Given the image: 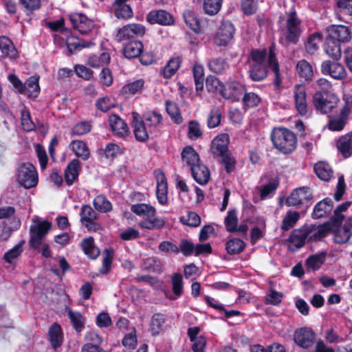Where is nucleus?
<instances>
[{"label": "nucleus", "mask_w": 352, "mask_h": 352, "mask_svg": "<svg viewBox=\"0 0 352 352\" xmlns=\"http://www.w3.org/2000/svg\"><path fill=\"white\" fill-rule=\"evenodd\" d=\"M16 181L25 188H31L38 184V173L33 166L29 162L19 164L16 171Z\"/></svg>", "instance_id": "20e7f679"}, {"label": "nucleus", "mask_w": 352, "mask_h": 352, "mask_svg": "<svg viewBox=\"0 0 352 352\" xmlns=\"http://www.w3.org/2000/svg\"><path fill=\"white\" fill-rule=\"evenodd\" d=\"M302 32L301 20L298 17L296 11L292 10L287 13L283 36L280 38V42L285 46L290 43L296 44Z\"/></svg>", "instance_id": "7ed1b4c3"}, {"label": "nucleus", "mask_w": 352, "mask_h": 352, "mask_svg": "<svg viewBox=\"0 0 352 352\" xmlns=\"http://www.w3.org/2000/svg\"><path fill=\"white\" fill-rule=\"evenodd\" d=\"M261 102L260 96L254 92H246L243 95V104L245 108H253Z\"/></svg>", "instance_id": "13d9d810"}, {"label": "nucleus", "mask_w": 352, "mask_h": 352, "mask_svg": "<svg viewBox=\"0 0 352 352\" xmlns=\"http://www.w3.org/2000/svg\"><path fill=\"white\" fill-rule=\"evenodd\" d=\"M113 6L114 13L117 18L128 19L132 16L133 11L129 5L114 3Z\"/></svg>", "instance_id": "864d4df0"}, {"label": "nucleus", "mask_w": 352, "mask_h": 352, "mask_svg": "<svg viewBox=\"0 0 352 352\" xmlns=\"http://www.w3.org/2000/svg\"><path fill=\"white\" fill-rule=\"evenodd\" d=\"M23 242H20L6 252L4 254L5 261L8 263H12L14 260L17 258L23 252Z\"/></svg>", "instance_id": "69168bd1"}, {"label": "nucleus", "mask_w": 352, "mask_h": 352, "mask_svg": "<svg viewBox=\"0 0 352 352\" xmlns=\"http://www.w3.org/2000/svg\"><path fill=\"white\" fill-rule=\"evenodd\" d=\"M69 19L74 29L82 34H86L95 28L94 22L85 14L81 13H72Z\"/></svg>", "instance_id": "6e6552de"}, {"label": "nucleus", "mask_w": 352, "mask_h": 352, "mask_svg": "<svg viewBox=\"0 0 352 352\" xmlns=\"http://www.w3.org/2000/svg\"><path fill=\"white\" fill-rule=\"evenodd\" d=\"M21 124L24 131H32L36 128V124L32 120L30 111L24 107L21 111Z\"/></svg>", "instance_id": "49530a36"}, {"label": "nucleus", "mask_w": 352, "mask_h": 352, "mask_svg": "<svg viewBox=\"0 0 352 352\" xmlns=\"http://www.w3.org/2000/svg\"><path fill=\"white\" fill-rule=\"evenodd\" d=\"M338 98L333 94L317 92L313 96V104L317 110L328 113L336 107Z\"/></svg>", "instance_id": "423d86ee"}, {"label": "nucleus", "mask_w": 352, "mask_h": 352, "mask_svg": "<svg viewBox=\"0 0 352 352\" xmlns=\"http://www.w3.org/2000/svg\"><path fill=\"white\" fill-rule=\"evenodd\" d=\"M0 50L5 56L10 59H14L18 56V52L12 41L6 36H0Z\"/></svg>", "instance_id": "a878e982"}, {"label": "nucleus", "mask_w": 352, "mask_h": 352, "mask_svg": "<svg viewBox=\"0 0 352 352\" xmlns=\"http://www.w3.org/2000/svg\"><path fill=\"white\" fill-rule=\"evenodd\" d=\"M52 228V223L47 221L38 219L32 220L30 226V245L34 249H38L42 245V241Z\"/></svg>", "instance_id": "39448f33"}, {"label": "nucleus", "mask_w": 352, "mask_h": 352, "mask_svg": "<svg viewBox=\"0 0 352 352\" xmlns=\"http://www.w3.org/2000/svg\"><path fill=\"white\" fill-rule=\"evenodd\" d=\"M340 154L345 159L352 155V132L340 136L336 142Z\"/></svg>", "instance_id": "6ab92c4d"}, {"label": "nucleus", "mask_w": 352, "mask_h": 352, "mask_svg": "<svg viewBox=\"0 0 352 352\" xmlns=\"http://www.w3.org/2000/svg\"><path fill=\"white\" fill-rule=\"evenodd\" d=\"M186 24L195 33L201 32L202 28L199 20L196 14L191 10H186L183 13Z\"/></svg>", "instance_id": "473e14b6"}, {"label": "nucleus", "mask_w": 352, "mask_h": 352, "mask_svg": "<svg viewBox=\"0 0 352 352\" xmlns=\"http://www.w3.org/2000/svg\"><path fill=\"white\" fill-rule=\"evenodd\" d=\"M81 222L89 230H96V225L94 221L96 219V213L89 206H82L80 212Z\"/></svg>", "instance_id": "5701e85b"}, {"label": "nucleus", "mask_w": 352, "mask_h": 352, "mask_svg": "<svg viewBox=\"0 0 352 352\" xmlns=\"http://www.w3.org/2000/svg\"><path fill=\"white\" fill-rule=\"evenodd\" d=\"M234 25L228 21H223L219 26L214 37V43L217 45H225L233 38Z\"/></svg>", "instance_id": "9d476101"}, {"label": "nucleus", "mask_w": 352, "mask_h": 352, "mask_svg": "<svg viewBox=\"0 0 352 352\" xmlns=\"http://www.w3.org/2000/svg\"><path fill=\"white\" fill-rule=\"evenodd\" d=\"M351 236V232L349 228L344 226L338 228L334 233V241L337 243L347 242Z\"/></svg>", "instance_id": "774afa93"}, {"label": "nucleus", "mask_w": 352, "mask_h": 352, "mask_svg": "<svg viewBox=\"0 0 352 352\" xmlns=\"http://www.w3.org/2000/svg\"><path fill=\"white\" fill-rule=\"evenodd\" d=\"M146 20L151 24L157 23L162 25H171L174 23L173 16L164 10L151 11L146 16Z\"/></svg>", "instance_id": "2eb2a0df"}, {"label": "nucleus", "mask_w": 352, "mask_h": 352, "mask_svg": "<svg viewBox=\"0 0 352 352\" xmlns=\"http://www.w3.org/2000/svg\"><path fill=\"white\" fill-rule=\"evenodd\" d=\"M229 143L230 138L227 133H221L215 137L211 144V152L214 157H217L228 153Z\"/></svg>", "instance_id": "dca6fc26"}, {"label": "nucleus", "mask_w": 352, "mask_h": 352, "mask_svg": "<svg viewBox=\"0 0 352 352\" xmlns=\"http://www.w3.org/2000/svg\"><path fill=\"white\" fill-rule=\"evenodd\" d=\"M314 172L319 179L325 182L329 181L333 175L330 165L324 162H317L314 165Z\"/></svg>", "instance_id": "bb28decb"}, {"label": "nucleus", "mask_w": 352, "mask_h": 352, "mask_svg": "<svg viewBox=\"0 0 352 352\" xmlns=\"http://www.w3.org/2000/svg\"><path fill=\"white\" fill-rule=\"evenodd\" d=\"M322 41V35L319 32H314L310 34L305 42V49L307 53L314 54L319 48Z\"/></svg>", "instance_id": "a19ab883"}, {"label": "nucleus", "mask_w": 352, "mask_h": 352, "mask_svg": "<svg viewBox=\"0 0 352 352\" xmlns=\"http://www.w3.org/2000/svg\"><path fill=\"white\" fill-rule=\"evenodd\" d=\"M333 201L329 198H325L318 202L314 207L313 211V217L320 219L329 214L333 209Z\"/></svg>", "instance_id": "393cba45"}, {"label": "nucleus", "mask_w": 352, "mask_h": 352, "mask_svg": "<svg viewBox=\"0 0 352 352\" xmlns=\"http://www.w3.org/2000/svg\"><path fill=\"white\" fill-rule=\"evenodd\" d=\"M321 72L336 80L344 79L346 76V71L342 65L330 60H325L322 63Z\"/></svg>", "instance_id": "4468645a"}, {"label": "nucleus", "mask_w": 352, "mask_h": 352, "mask_svg": "<svg viewBox=\"0 0 352 352\" xmlns=\"http://www.w3.org/2000/svg\"><path fill=\"white\" fill-rule=\"evenodd\" d=\"M330 230L329 225L323 224L316 228L307 230L309 241H318L325 237Z\"/></svg>", "instance_id": "ea45409f"}, {"label": "nucleus", "mask_w": 352, "mask_h": 352, "mask_svg": "<svg viewBox=\"0 0 352 352\" xmlns=\"http://www.w3.org/2000/svg\"><path fill=\"white\" fill-rule=\"evenodd\" d=\"M295 342L302 348H309L315 340V334L313 331L307 327L297 329L294 335Z\"/></svg>", "instance_id": "f3484780"}, {"label": "nucleus", "mask_w": 352, "mask_h": 352, "mask_svg": "<svg viewBox=\"0 0 352 352\" xmlns=\"http://www.w3.org/2000/svg\"><path fill=\"white\" fill-rule=\"evenodd\" d=\"M154 175L157 181V199L161 205L168 202V184L164 173L160 170H156Z\"/></svg>", "instance_id": "ddd939ff"}, {"label": "nucleus", "mask_w": 352, "mask_h": 352, "mask_svg": "<svg viewBox=\"0 0 352 352\" xmlns=\"http://www.w3.org/2000/svg\"><path fill=\"white\" fill-rule=\"evenodd\" d=\"M271 139L274 147L284 154L291 153L296 148V135L285 128L274 129Z\"/></svg>", "instance_id": "f03ea898"}, {"label": "nucleus", "mask_w": 352, "mask_h": 352, "mask_svg": "<svg viewBox=\"0 0 352 352\" xmlns=\"http://www.w3.org/2000/svg\"><path fill=\"white\" fill-rule=\"evenodd\" d=\"M180 221L190 227H197L201 223V218L196 212L190 211L180 217Z\"/></svg>", "instance_id": "052dcab7"}, {"label": "nucleus", "mask_w": 352, "mask_h": 352, "mask_svg": "<svg viewBox=\"0 0 352 352\" xmlns=\"http://www.w3.org/2000/svg\"><path fill=\"white\" fill-rule=\"evenodd\" d=\"M134 134L135 138L140 142L146 141L151 135L149 129L142 121H137L134 125Z\"/></svg>", "instance_id": "c03bdc74"}, {"label": "nucleus", "mask_w": 352, "mask_h": 352, "mask_svg": "<svg viewBox=\"0 0 352 352\" xmlns=\"http://www.w3.org/2000/svg\"><path fill=\"white\" fill-rule=\"evenodd\" d=\"M311 192L309 188L300 187L294 190L287 197L285 204L288 206H298L305 201L311 199Z\"/></svg>", "instance_id": "9b49d317"}, {"label": "nucleus", "mask_w": 352, "mask_h": 352, "mask_svg": "<svg viewBox=\"0 0 352 352\" xmlns=\"http://www.w3.org/2000/svg\"><path fill=\"white\" fill-rule=\"evenodd\" d=\"M296 69L298 76L305 80L311 79L314 76L312 66L305 60H300Z\"/></svg>", "instance_id": "58836bf2"}, {"label": "nucleus", "mask_w": 352, "mask_h": 352, "mask_svg": "<svg viewBox=\"0 0 352 352\" xmlns=\"http://www.w3.org/2000/svg\"><path fill=\"white\" fill-rule=\"evenodd\" d=\"M245 247V242L239 239H233L226 243V250L230 254H236L241 252Z\"/></svg>", "instance_id": "5fc2aeb1"}, {"label": "nucleus", "mask_w": 352, "mask_h": 352, "mask_svg": "<svg viewBox=\"0 0 352 352\" xmlns=\"http://www.w3.org/2000/svg\"><path fill=\"white\" fill-rule=\"evenodd\" d=\"M113 258V250L106 249L103 252L102 265L100 270L101 274H106L109 272L111 268Z\"/></svg>", "instance_id": "e2e57ef3"}, {"label": "nucleus", "mask_w": 352, "mask_h": 352, "mask_svg": "<svg viewBox=\"0 0 352 352\" xmlns=\"http://www.w3.org/2000/svg\"><path fill=\"white\" fill-rule=\"evenodd\" d=\"M24 94L29 97H36L39 93L40 88L38 85V77L31 76L30 77L24 84Z\"/></svg>", "instance_id": "f704fd0d"}, {"label": "nucleus", "mask_w": 352, "mask_h": 352, "mask_svg": "<svg viewBox=\"0 0 352 352\" xmlns=\"http://www.w3.org/2000/svg\"><path fill=\"white\" fill-rule=\"evenodd\" d=\"M50 342L53 348L59 347L63 342V333L61 327L59 324L54 323L52 325L49 330Z\"/></svg>", "instance_id": "4c0bfd02"}, {"label": "nucleus", "mask_w": 352, "mask_h": 352, "mask_svg": "<svg viewBox=\"0 0 352 352\" xmlns=\"http://www.w3.org/2000/svg\"><path fill=\"white\" fill-rule=\"evenodd\" d=\"M145 27L139 23H131L118 30L115 38L122 42L135 37L143 36L145 34Z\"/></svg>", "instance_id": "0eeeda50"}, {"label": "nucleus", "mask_w": 352, "mask_h": 352, "mask_svg": "<svg viewBox=\"0 0 352 352\" xmlns=\"http://www.w3.org/2000/svg\"><path fill=\"white\" fill-rule=\"evenodd\" d=\"M75 155L86 160L89 157V151L87 144L82 140H74L69 145Z\"/></svg>", "instance_id": "e433bc0d"}, {"label": "nucleus", "mask_w": 352, "mask_h": 352, "mask_svg": "<svg viewBox=\"0 0 352 352\" xmlns=\"http://www.w3.org/2000/svg\"><path fill=\"white\" fill-rule=\"evenodd\" d=\"M162 120V116L160 113L157 111H149L144 115V120L142 122L149 129L150 133L154 134Z\"/></svg>", "instance_id": "cd10ccee"}, {"label": "nucleus", "mask_w": 352, "mask_h": 352, "mask_svg": "<svg viewBox=\"0 0 352 352\" xmlns=\"http://www.w3.org/2000/svg\"><path fill=\"white\" fill-rule=\"evenodd\" d=\"M182 160L192 168V166H197L200 163L199 157L197 153L191 146L184 148L182 153Z\"/></svg>", "instance_id": "72a5a7b5"}, {"label": "nucleus", "mask_w": 352, "mask_h": 352, "mask_svg": "<svg viewBox=\"0 0 352 352\" xmlns=\"http://www.w3.org/2000/svg\"><path fill=\"white\" fill-rule=\"evenodd\" d=\"M171 283L174 297L169 296L170 299H175L180 296L183 293V280L182 276L179 273L174 274L171 278Z\"/></svg>", "instance_id": "8fccbe9b"}, {"label": "nucleus", "mask_w": 352, "mask_h": 352, "mask_svg": "<svg viewBox=\"0 0 352 352\" xmlns=\"http://www.w3.org/2000/svg\"><path fill=\"white\" fill-rule=\"evenodd\" d=\"M324 51L333 59L338 60L341 57L340 44L329 36L326 38Z\"/></svg>", "instance_id": "c756f323"}, {"label": "nucleus", "mask_w": 352, "mask_h": 352, "mask_svg": "<svg viewBox=\"0 0 352 352\" xmlns=\"http://www.w3.org/2000/svg\"><path fill=\"white\" fill-rule=\"evenodd\" d=\"M80 162L74 159L67 165L65 171V179L67 185H72L78 176Z\"/></svg>", "instance_id": "c85d7f7f"}, {"label": "nucleus", "mask_w": 352, "mask_h": 352, "mask_svg": "<svg viewBox=\"0 0 352 352\" xmlns=\"http://www.w3.org/2000/svg\"><path fill=\"white\" fill-rule=\"evenodd\" d=\"M110 127L117 135L124 137L129 134L127 124L118 116L113 114L109 118Z\"/></svg>", "instance_id": "412c9836"}, {"label": "nucleus", "mask_w": 352, "mask_h": 352, "mask_svg": "<svg viewBox=\"0 0 352 352\" xmlns=\"http://www.w3.org/2000/svg\"><path fill=\"white\" fill-rule=\"evenodd\" d=\"M250 76L254 81H261L267 76V70L265 64H252L250 69Z\"/></svg>", "instance_id": "a18cd8bd"}, {"label": "nucleus", "mask_w": 352, "mask_h": 352, "mask_svg": "<svg viewBox=\"0 0 352 352\" xmlns=\"http://www.w3.org/2000/svg\"><path fill=\"white\" fill-rule=\"evenodd\" d=\"M80 245L84 253L92 259L96 258L100 254V251L98 248L95 246L92 237L83 239Z\"/></svg>", "instance_id": "c9c22d12"}, {"label": "nucleus", "mask_w": 352, "mask_h": 352, "mask_svg": "<svg viewBox=\"0 0 352 352\" xmlns=\"http://www.w3.org/2000/svg\"><path fill=\"white\" fill-rule=\"evenodd\" d=\"M299 218L300 214L298 212L288 211L283 219L280 226L281 229L284 231L289 230L296 225Z\"/></svg>", "instance_id": "37998d69"}, {"label": "nucleus", "mask_w": 352, "mask_h": 352, "mask_svg": "<svg viewBox=\"0 0 352 352\" xmlns=\"http://www.w3.org/2000/svg\"><path fill=\"white\" fill-rule=\"evenodd\" d=\"M131 210L136 215L142 218L139 226L148 230L160 229L166 224L162 217H156V209L150 204H137L131 206Z\"/></svg>", "instance_id": "f257e3e1"}, {"label": "nucleus", "mask_w": 352, "mask_h": 352, "mask_svg": "<svg viewBox=\"0 0 352 352\" xmlns=\"http://www.w3.org/2000/svg\"><path fill=\"white\" fill-rule=\"evenodd\" d=\"M64 19H59L54 21L47 23V25L53 31L57 32L54 34V40L55 43L61 45L60 40H64L65 36L68 34V31L63 28Z\"/></svg>", "instance_id": "b1692460"}, {"label": "nucleus", "mask_w": 352, "mask_h": 352, "mask_svg": "<svg viewBox=\"0 0 352 352\" xmlns=\"http://www.w3.org/2000/svg\"><path fill=\"white\" fill-rule=\"evenodd\" d=\"M245 87L239 82H227L221 89V95L226 99L239 100L245 93Z\"/></svg>", "instance_id": "f8f14e48"}, {"label": "nucleus", "mask_w": 352, "mask_h": 352, "mask_svg": "<svg viewBox=\"0 0 352 352\" xmlns=\"http://www.w3.org/2000/svg\"><path fill=\"white\" fill-rule=\"evenodd\" d=\"M143 44L139 41H134L129 43L124 48V55L127 58H135L138 57L142 52Z\"/></svg>", "instance_id": "2f4dec72"}, {"label": "nucleus", "mask_w": 352, "mask_h": 352, "mask_svg": "<svg viewBox=\"0 0 352 352\" xmlns=\"http://www.w3.org/2000/svg\"><path fill=\"white\" fill-rule=\"evenodd\" d=\"M164 322L165 318L164 315L160 314H155L153 316L150 323V328L153 335H157L160 333Z\"/></svg>", "instance_id": "680f3d73"}, {"label": "nucleus", "mask_w": 352, "mask_h": 352, "mask_svg": "<svg viewBox=\"0 0 352 352\" xmlns=\"http://www.w3.org/2000/svg\"><path fill=\"white\" fill-rule=\"evenodd\" d=\"M225 226L228 232L236 231L238 218L235 210H229L225 218Z\"/></svg>", "instance_id": "0e129e2a"}, {"label": "nucleus", "mask_w": 352, "mask_h": 352, "mask_svg": "<svg viewBox=\"0 0 352 352\" xmlns=\"http://www.w3.org/2000/svg\"><path fill=\"white\" fill-rule=\"evenodd\" d=\"M267 63L270 68L272 70V72L274 74V85L276 87H280L282 80L279 74V65L275 57V54L272 47H271L270 49Z\"/></svg>", "instance_id": "7c9ffc66"}, {"label": "nucleus", "mask_w": 352, "mask_h": 352, "mask_svg": "<svg viewBox=\"0 0 352 352\" xmlns=\"http://www.w3.org/2000/svg\"><path fill=\"white\" fill-rule=\"evenodd\" d=\"M67 314L75 330L78 332H80L85 325L84 317L80 313L74 312L70 309H67Z\"/></svg>", "instance_id": "09e8293b"}, {"label": "nucleus", "mask_w": 352, "mask_h": 352, "mask_svg": "<svg viewBox=\"0 0 352 352\" xmlns=\"http://www.w3.org/2000/svg\"><path fill=\"white\" fill-rule=\"evenodd\" d=\"M328 36L334 41L340 43L347 42L351 39V32L348 27L342 25H331L329 30Z\"/></svg>", "instance_id": "aec40b11"}, {"label": "nucleus", "mask_w": 352, "mask_h": 352, "mask_svg": "<svg viewBox=\"0 0 352 352\" xmlns=\"http://www.w3.org/2000/svg\"><path fill=\"white\" fill-rule=\"evenodd\" d=\"M223 0H204V10L209 15L217 14L221 10Z\"/></svg>", "instance_id": "3c124183"}, {"label": "nucleus", "mask_w": 352, "mask_h": 352, "mask_svg": "<svg viewBox=\"0 0 352 352\" xmlns=\"http://www.w3.org/2000/svg\"><path fill=\"white\" fill-rule=\"evenodd\" d=\"M110 55L103 52L100 56L92 55L88 60V65L92 67H100L107 64L110 60Z\"/></svg>", "instance_id": "603ef678"}, {"label": "nucleus", "mask_w": 352, "mask_h": 352, "mask_svg": "<svg viewBox=\"0 0 352 352\" xmlns=\"http://www.w3.org/2000/svg\"><path fill=\"white\" fill-rule=\"evenodd\" d=\"M307 234V229L294 230L289 238V249L294 252L303 246L305 241L308 239Z\"/></svg>", "instance_id": "a211bd4d"}, {"label": "nucleus", "mask_w": 352, "mask_h": 352, "mask_svg": "<svg viewBox=\"0 0 352 352\" xmlns=\"http://www.w3.org/2000/svg\"><path fill=\"white\" fill-rule=\"evenodd\" d=\"M208 67L214 73L222 74L229 67V65L224 58H215L209 61Z\"/></svg>", "instance_id": "de8ad7c7"}, {"label": "nucleus", "mask_w": 352, "mask_h": 352, "mask_svg": "<svg viewBox=\"0 0 352 352\" xmlns=\"http://www.w3.org/2000/svg\"><path fill=\"white\" fill-rule=\"evenodd\" d=\"M194 179L201 185L206 184L210 178V173L206 166L199 163L197 166H192L190 169Z\"/></svg>", "instance_id": "4be33fe9"}, {"label": "nucleus", "mask_w": 352, "mask_h": 352, "mask_svg": "<svg viewBox=\"0 0 352 352\" xmlns=\"http://www.w3.org/2000/svg\"><path fill=\"white\" fill-rule=\"evenodd\" d=\"M294 99L295 108L302 116L308 113L306 89L302 85H296L294 88Z\"/></svg>", "instance_id": "1a4fd4ad"}, {"label": "nucleus", "mask_w": 352, "mask_h": 352, "mask_svg": "<svg viewBox=\"0 0 352 352\" xmlns=\"http://www.w3.org/2000/svg\"><path fill=\"white\" fill-rule=\"evenodd\" d=\"M166 111L171 117L172 120L177 124H180L182 122V117L179 113L177 104L170 101L166 102Z\"/></svg>", "instance_id": "338daca9"}, {"label": "nucleus", "mask_w": 352, "mask_h": 352, "mask_svg": "<svg viewBox=\"0 0 352 352\" xmlns=\"http://www.w3.org/2000/svg\"><path fill=\"white\" fill-rule=\"evenodd\" d=\"M95 208L102 212H107L111 210L112 205L107 198L99 195L95 197L93 201Z\"/></svg>", "instance_id": "6e6d98bb"}, {"label": "nucleus", "mask_w": 352, "mask_h": 352, "mask_svg": "<svg viewBox=\"0 0 352 352\" xmlns=\"http://www.w3.org/2000/svg\"><path fill=\"white\" fill-rule=\"evenodd\" d=\"M266 224L265 220L263 218L258 219V226H254L251 230L250 236L252 243H257L261 238H263L265 233Z\"/></svg>", "instance_id": "79ce46f5"}, {"label": "nucleus", "mask_w": 352, "mask_h": 352, "mask_svg": "<svg viewBox=\"0 0 352 352\" xmlns=\"http://www.w3.org/2000/svg\"><path fill=\"white\" fill-rule=\"evenodd\" d=\"M325 254H319L310 256L306 260V265L308 269L315 271L318 270L324 261Z\"/></svg>", "instance_id": "4d7b16f0"}, {"label": "nucleus", "mask_w": 352, "mask_h": 352, "mask_svg": "<svg viewBox=\"0 0 352 352\" xmlns=\"http://www.w3.org/2000/svg\"><path fill=\"white\" fill-rule=\"evenodd\" d=\"M180 63L178 58L170 59L163 69L164 77L168 78L173 76L180 67Z\"/></svg>", "instance_id": "bf43d9fd"}]
</instances>
